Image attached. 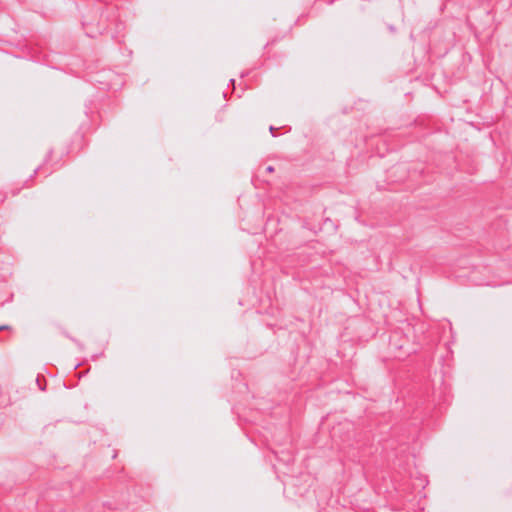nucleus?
<instances>
[{"mask_svg":"<svg viewBox=\"0 0 512 512\" xmlns=\"http://www.w3.org/2000/svg\"><path fill=\"white\" fill-rule=\"evenodd\" d=\"M269 131H270V133L272 134V136H275L276 128H275L274 126H270V127H269Z\"/></svg>","mask_w":512,"mask_h":512,"instance_id":"nucleus-1","label":"nucleus"},{"mask_svg":"<svg viewBox=\"0 0 512 512\" xmlns=\"http://www.w3.org/2000/svg\"><path fill=\"white\" fill-rule=\"evenodd\" d=\"M267 172H273L274 171V168L272 166H268L266 168Z\"/></svg>","mask_w":512,"mask_h":512,"instance_id":"nucleus-2","label":"nucleus"},{"mask_svg":"<svg viewBox=\"0 0 512 512\" xmlns=\"http://www.w3.org/2000/svg\"><path fill=\"white\" fill-rule=\"evenodd\" d=\"M0 328H1V331H3V330H7V329H9V326H7V325H2V326H0Z\"/></svg>","mask_w":512,"mask_h":512,"instance_id":"nucleus-3","label":"nucleus"}]
</instances>
